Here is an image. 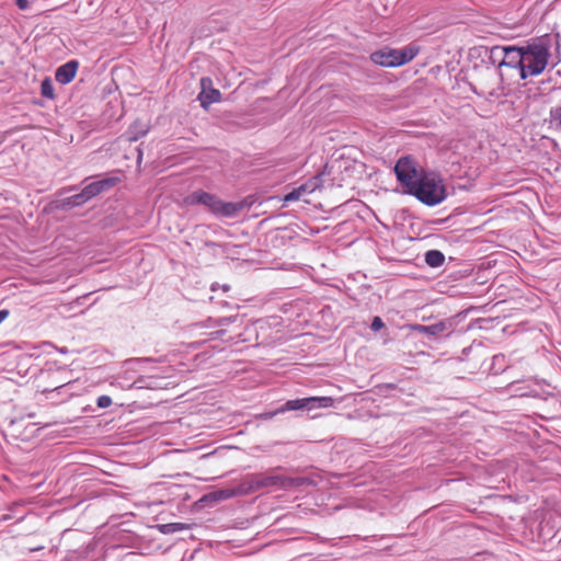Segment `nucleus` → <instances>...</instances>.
<instances>
[{
  "instance_id": "1",
  "label": "nucleus",
  "mask_w": 561,
  "mask_h": 561,
  "mask_svg": "<svg viewBox=\"0 0 561 561\" xmlns=\"http://www.w3.org/2000/svg\"><path fill=\"white\" fill-rule=\"evenodd\" d=\"M550 39L546 36L537 37L523 45V66L520 79L539 76L549 64Z\"/></svg>"
},
{
  "instance_id": "2",
  "label": "nucleus",
  "mask_w": 561,
  "mask_h": 561,
  "mask_svg": "<svg viewBox=\"0 0 561 561\" xmlns=\"http://www.w3.org/2000/svg\"><path fill=\"white\" fill-rule=\"evenodd\" d=\"M184 203L188 206L203 205L213 215L224 218H233L245 207L243 202H222L216 195L204 191L191 193L184 198Z\"/></svg>"
},
{
  "instance_id": "3",
  "label": "nucleus",
  "mask_w": 561,
  "mask_h": 561,
  "mask_svg": "<svg viewBox=\"0 0 561 561\" xmlns=\"http://www.w3.org/2000/svg\"><path fill=\"white\" fill-rule=\"evenodd\" d=\"M411 195L427 206L438 205L447 197L443 179L434 172L423 175L422 181L414 187Z\"/></svg>"
},
{
  "instance_id": "4",
  "label": "nucleus",
  "mask_w": 561,
  "mask_h": 561,
  "mask_svg": "<svg viewBox=\"0 0 561 561\" xmlns=\"http://www.w3.org/2000/svg\"><path fill=\"white\" fill-rule=\"evenodd\" d=\"M394 173L399 183L404 187V192L411 195L427 172L413 158L407 156L397 161Z\"/></svg>"
},
{
  "instance_id": "5",
  "label": "nucleus",
  "mask_w": 561,
  "mask_h": 561,
  "mask_svg": "<svg viewBox=\"0 0 561 561\" xmlns=\"http://www.w3.org/2000/svg\"><path fill=\"white\" fill-rule=\"evenodd\" d=\"M308 480L305 478H288L275 474H254L249 478V490L256 491L263 488L276 486L288 489L304 485Z\"/></svg>"
},
{
  "instance_id": "6",
  "label": "nucleus",
  "mask_w": 561,
  "mask_h": 561,
  "mask_svg": "<svg viewBox=\"0 0 561 561\" xmlns=\"http://www.w3.org/2000/svg\"><path fill=\"white\" fill-rule=\"evenodd\" d=\"M334 403V400L331 397H310L302 399L289 400L280 408H278L275 412L266 414V417H272L277 413H284L286 411H296V410H314L319 408H330Z\"/></svg>"
},
{
  "instance_id": "7",
  "label": "nucleus",
  "mask_w": 561,
  "mask_h": 561,
  "mask_svg": "<svg viewBox=\"0 0 561 561\" xmlns=\"http://www.w3.org/2000/svg\"><path fill=\"white\" fill-rule=\"evenodd\" d=\"M322 185V179L317 175L311 179H309L307 182L301 184L300 186L294 188L291 192L286 194L284 196L285 203L296 202L300 198L305 197L306 195H309L313 193L316 190L320 188Z\"/></svg>"
},
{
  "instance_id": "8",
  "label": "nucleus",
  "mask_w": 561,
  "mask_h": 561,
  "mask_svg": "<svg viewBox=\"0 0 561 561\" xmlns=\"http://www.w3.org/2000/svg\"><path fill=\"white\" fill-rule=\"evenodd\" d=\"M505 57L502 59L504 68L516 70L520 77L523 66V46H504Z\"/></svg>"
},
{
  "instance_id": "9",
  "label": "nucleus",
  "mask_w": 561,
  "mask_h": 561,
  "mask_svg": "<svg viewBox=\"0 0 561 561\" xmlns=\"http://www.w3.org/2000/svg\"><path fill=\"white\" fill-rule=\"evenodd\" d=\"M201 84L202 91L198 95V100L204 108H207L210 104L220 101L221 93L219 90L210 87L211 80L209 78H202Z\"/></svg>"
},
{
  "instance_id": "10",
  "label": "nucleus",
  "mask_w": 561,
  "mask_h": 561,
  "mask_svg": "<svg viewBox=\"0 0 561 561\" xmlns=\"http://www.w3.org/2000/svg\"><path fill=\"white\" fill-rule=\"evenodd\" d=\"M79 61L78 60H69L66 64L61 65L56 69L55 80L60 84L70 83L78 71Z\"/></svg>"
},
{
  "instance_id": "11",
  "label": "nucleus",
  "mask_w": 561,
  "mask_h": 561,
  "mask_svg": "<svg viewBox=\"0 0 561 561\" xmlns=\"http://www.w3.org/2000/svg\"><path fill=\"white\" fill-rule=\"evenodd\" d=\"M374 64L382 67H397V49L385 48L370 55Z\"/></svg>"
},
{
  "instance_id": "12",
  "label": "nucleus",
  "mask_w": 561,
  "mask_h": 561,
  "mask_svg": "<svg viewBox=\"0 0 561 561\" xmlns=\"http://www.w3.org/2000/svg\"><path fill=\"white\" fill-rule=\"evenodd\" d=\"M111 385L114 387H117L119 389H130L131 387L137 388H152L153 386L151 382H146L144 378H139L135 381H130V378L126 377V373L124 375H117L113 377V380L111 381Z\"/></svg>"
},
{
  "instance_id": "13",
  "label": "nucleus",
  "mask_w": 561,
  "mask_h": 561,
  "mask_svg": "<svg viewBox=\"0 0 561 561\" xmlns=\"http://www.w3.org/2000/svg\"><path fill=\"white\" fill-rule=\"evenodd\" d=\"M114 184H115L114 179H104V180L92 182L82 188L83 195L89 201L92 197L102 193L104 190L113 186Z\"/></svg>"
},
{
  "instance_id": "14",
  "label": "nucleus",
  "mask_w": 561,
  "mask_h": 561,
  "mask_svg": "<svg viewBox=\"0 0 561 561\" xmlns=\"http://www.w3.org/2000/svg\"><path fill=\"white\" fill-rule=\"evenodd\" d=\"M410 329L414 332L438 336L442 335L447 330V325L444 321H439L431 325L411 324Z\"/></svg>"
},
{
  "instance_id": "15",
  "label": "nucleus",
  "mask_w": 561,
  "mask_h": 561,
  "mask_svg": "<svg viewBox=\"0 0 561 561\" xmlns=\"http://www.w3.org/2000/svg\"><path fill=\"white\" fill-rule=\"evenodd\" d=\"M149 131V125L147 123L136 121L127 130V139L128 141H137L139 138L147 135Z\"/></svg>"
},
{
  "instance_id": "16",
  "label": "nucleus",
  "mask_w": 561,
  "mask_h": 561,
  "mask_svg": "<svg viewBox=\"0 0 561 561\" xmlns=\"http://www.w3.org/2000/svg\"><path fill=\"white\" fill-rule=\"evenodd\" d=\"M504 57H505L504 46H494L489 51V59L492 65L497 67L499 71H500V76L502 78L504 76V73H503L504 66L502 65V59H504Z\"/></svg>"
},
{
  "instance_id": "17",
  "label": "nucleus",
  "mask_w": 561,
  "mask_h": 561,
  "mask_svg": "<svg viewBox=\"0 0 561 561\" xmlns=\"http://www.w3.org/2000/svg\"><path fill=\"white\" fill-rule=\"evenodd\" d=\"M417 51L419 49L413 46L397 49V67L411 61L417 55Z\"/></svg>"
},
{
  "instance_id": "18",
  "label": "nucleus",
  "mask_w": 561,
  "mask_h": 561,
  "mask_svg": "<svg viewBox=\"0 0 561 561\" xmlns=\"http://www.w3.org/2000/svg\"><path fill=\"white\" fill-rule=\"evenodd\" d=\"M445 261L444 254L438 250H430L425 253V262L431 267H438Z\"/></svg>"
},
{
  "instance_id": "19",
  "label": "nucleus",
  "mask_w": 561,
  "mask_h": 561,
  "mask_svg": "<svg viewBox=\"0 0 561 561\" xmlns=\"http://www.w3.org/2000/svg\"><path fill=\"white\" fill-rule=\"evenodd\" d=\"M41 93L45 98L54 99V96H55L54 87H53L51 81L48 78H46L42 81Z\"/></svg>"
},
{
  "instance_id": "20",
  "label": "nucleus",
  "mask_w": 561,
  "mask_h": 561,
  "mask_svg": "<svg viewBox=\"0 0 561 561\" xmlns=\"http://www.w3.org/2000/svg\"><path fill=\"white\" fill-rule=\"evenodd\" d=\"M88 202V198L83 195V191L78 194H75L68 198V204L71 206H80Z\"/></svg>"
},
{
  "instance_id": "21",
  "label": "nucleus",
  "mask_w": 561,
  "mask_h": 561,
  "mask_svg": "<svg viewBox=\"0 0 561 561\" xmlns=\"http://www.w3.org/2000/svg\"><path fill=\"white\" fill-rule=\"evenodd\" d=\"M551 118H552V122L559 127L561 128V106L557 107V108H553L551 110Z\"/></svg>"
},
{
  "instance_id": "22",
  "label": "nucleus",
  "mask_w": 561,
  "mask_h": 561,
  "mask_svg": "<svg viewBox=\"0 0 561 561\" xmlns=\"http://www.w3.org/2000/svg\"><path fill=\"white\" fill-rule=\"evenodd\" d=\"M96 404L101 409H106L112 404V399L108 396H101L98 398Z\"/></svg>"
},
{
  "instance_id": "23",
  "label": "nucleus",
  "mask_w": 561,
  "mask_h": 561,
  "mask_svg": "<svg viewBox=\"0 0 561 561\" xmlns=\"http://www.w3.org/2000/svg\"><path fill=\"white\" fill-rule=\"evenodd\" d=\"M383 325L385 324H383V321L381 320V318L380 317H375L373 319L371 324H370V329L373 331H379V330H381L383 328Z\"/></svg>"
},
{
  "instance_id": "24",
  "label": "nucleus",
  "mask_w": 561,
  "mask_h": 561,
  "mask_svg": "<svg viewBox=\"0 0 561 561\" xmlns=\"http://www.w3.org/2000/svg\"><path fill=\"white\" fill-rule=\"evenodd\" d=\"M234 495V491L232 490H220L217 493V499L219 500H226Z\"/></svg>"
},
{
  "instance_id": "25",
  "label": "nucleus",
  "mask_w": 561,
  "mask_h": 561,
  "mask_svg": "<svg viewBox=\"0 0 561 561\" xmlns=\"http://www.w3.org/2000/svg\"><path fill=\"white\" fill-rule=\"evenodd\" d=\"M30 0H15V4L20 10H27L30 8Z\"/></svg>"
},
{
  "instance_id": "26",
  "label": "nucleus",
  "mask_w": 561,
  "mask_h": 561,
  "mask_svg": "<svg viewBox=\"0 0 561 561\" xmlns=\"http://www.w3.org/2000/svg\"><path fill=\"white\" fill-rule=\"evenodd\" d=\"M231 321H232V318H220L217 321V324L218 325H226V324L230 323Z\"/></svg>"
},
{
  "instance_id": "27",
  "label": "nucleus",
  "mask_w": 561,
  "mask_h": 561,
  "mask_svg": "<svg viewBox=\"0 0 561 561\" xmlns=\"http://www.w3.org/2000/svg\"><path fill=\"white\" fill-rule=\"evenodd\" d=\"M9 316L8 310H0V323Z\"/></svg>"
},
{
  "instance_id": "28",
  "label": "nucleus",
  "mask_w": 561,
  "mask_h": 561,
  "mask_svg": "<svg viewBox=\"0 0 561 561\" xmlns=\"http://www.w3.org/2000/svg\"><path fill=\"white\" fill-rule=\"evenodd\" d=\"M141 359H130L128 362H126V365H130L133 363H139Z\"/></svg>"
},
{
  "instance_id": "29",
  "label": "nucleus",
  "mask_w": 561,
  "mask_h": 561,
  "mask_svg": "<svg viewBox=\"0 0 561 561\" xmlns=\"http://www.w3.org/2000/svg\"><path fill=\"white\" fill-rule=\"evenodd\" d=\"M68 385H69V383H66V385L59 386V387H57L55 390L60 391V390L65 389Z\"/></svg>"
},
{
  "instance_id": "30",
  "label": "nucleus",
  "mask_w": 561,
  "mask_h": 561,
  "mask_svg": "<svg viewBox=\"0 0 561 561\" xmlns=\"http://www.w3.org/2000/svg\"><path fill=\"white\" fill-rule=\"evenodd\" d=\"M224 333H225V331H224V330H219V331H216V332H215V334H216L217 336H220V335H222Z\"/></svg>"
},
{
  "instance_id": "31",
  "label": "nucleus",
  "mask_w": 561,
  "mask_h": 561,
  "mask_svg": "<svg viewBox=\"0 0 561 561\" xmlns=\"http://www.w3.org/2000/svg\"><path fill=\"white\" fill-rule=\"evenodd\" d=\"M1 519H2V520H7V519H9V516H8V515H4Z\"/></svg>"
}]
</instances>
